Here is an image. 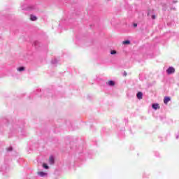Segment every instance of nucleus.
Segmentation results:
<instances>
[{"label": "nucleus", "mask_w": 179, "mask_h": 179, "mask_svg": "<svg viewBox=\"0 0 179 179\" xmlns=\"http://www.w3.org/2000/svg\"><path fill=\"white\" fill-rule=\"evenodd\" d=\"M174 72H176V69H174V67H169L166 70V73H168V75H171L172 73H174Z\"/></svg>", "instance_id": "obj_1"}, {"label": "nucleus", "mask_w": 179, "mask_h": 179, "mask_svg": "<svg viewBox=\"0 0 179 179\" xmlns=\"http://www.w3.org/2000/svg\"><path fill=\"white\" fill-rule=\"evenodd\" d=\"M170 100H171V99L169 96H165L164 99V104H168L169 101H170Z\"/></svg>", "instance_id": "obj_2"}, {"label": "nucleus", "mask_w": 179, "mask_h": 179, "mask_svg": "<svg viewBox=\"0 0 179 179\" xmlns=\"http://www.w3.org/2000/svg\"><path fill=\"white\" fill-rule=\"evenodd\" d=\"M152 108H154V110H159V108H160V106H159L158 103H154L152 104Z\"/></svg>", "instance_id": "obj_3"}, {"label": "nucleus", "mask_w": 179, "mask_h": 179, "mask_svg": "<svg viewBox=\"0 0 179 179\" xmlns=\"http://www.w3.org/2000/svg\"><path fill=\"white\" fill-rule=\"evenodd\" d=\"M136 96L138 100H142L143 94L142 92H138Z\"/></svg>", "instance_id": "obj_4"}, {"label": "nucleus", "mask_w": 179, "mask_h": 179, "mask_svg": "<svg viewBox=\"0 0 179 179\" xmlns=\"http://www.w3.org/2000/svg\"><path fill=\"white\" fill-rule=\"evenodd\" d=\"M37 174L38 176H40V177H44V176H45L47 173L43 171H39L37 173Z\"/></svg>", "instance_id": "obj_5"}, {"label": "nucleus", "mask_w": 179, "mask_h": 179, "mask_svg": "<svg viewBox=\"0 0 179 179\" xmlns=\"http://www.w3.org/2000/svg\"><path fill=\"white\" fill-rule=\"evenodd\" d=\"M30 20H32V22H34V21L37 20V17H36V16L31 15L30 16Z\"/></svg>", "instance_id": "obj_6"}, {"label": "nucleus", "mask_w": 179, "mask_h": 179, "mask_svg": "<svg viewBox=\"0 0 179 179\" xmlns=\"http://www.w3.org/2000/svg\"><path fill=\"white\" fill-rule=\"evenodd\" d=\"M49 162H50V164H54V157H50Z\"/></svg>", "instance_id": "obj_7"}, {"label": "nucleus", "mask_w": 179, "mask_h": 179, "mask_svg": "<svg viewBox=\"0 0 179 179\" xmlns=\"http://www.w3.org/2000/svg\"><path fill=\"white\" fill-rule=\"evenodd\" d=\"M17 71H19V72H22V71H24V67H19L17 69Z\"/></svg>", "instance_id": "obj_8"}, {"label": "nucleus", "mask_w": 179, "mask_h": 179, "mask_svg": "<svg viewBox=\"0 0 179 179\" xmlns=\"http://www.w3.org/2000/svg\"><path fill=\"white\" fill-rule=\"evenodd\" d=\"M43 167L44 169H45L46 170H48V169H49V167H48V166L47 165V164H43Z\"/></svg>", "instance_id": "obj_9"}, {"label": "nucleus", "mask_w": 179, "mask_h": 179, "mask_svg": "<svg viewBox=\"0 0 179 179\" xmlns=\"http://www.w3.org/2000/svg\"><path fill=\"white\" fill-rule=\"evenodd\" d=\"M123 44H131V41H123Z\"/></svg>", "instance_id": "obj_10"}, {"label": "nucleus", "mask_w": 179, "mask_h": 179, "mask_svg": "<svg viewBox=\"0 0 179 179\" xmlns=\"http://www.w3.org/2000/svg\"><path fill=\"white\" fill-rule=\"evenodd\" d=\"M107 85H109V86H113V80L108 82Z\"/></svg>", "instance_id": "obj_11"}, {"label": "nucleus", "mask_w": 179, "mask_h": 179, "mask_svg": "<svg viewBox=\"0 0 179 179\" xmlns=\"http://www.w3.org/2000/svg\"><path fill=\"white\" fill-rule=\"evenodd\" d=\"M152 19H153V20L156 19V15H153L152 16Z\"/></svg>", "instance_id": "obj_12"}, {"label": "nucleus", "mask_w": 179, "mask_h": 179, "mask_svg": "<svg viewBox=\"0 0 179 179\" xmlns=\"http://www.w3.org/2000/svg\"><path fill=\"white\" fill-rule=\"evenodd\" d=\"M113 55H114V54H117V51L113 50Z\"/></svg>", "instance_id": "obj_13"}, {"label": "nucleus", "mask_w": 179, "mask_h": 179, "mask_svg": "<svg viewBox=\"0 0 179 179\" xmlns=\"http://www.w3.org/2000/svg\"><path fill=\"white\" fill-rule=\"evenodd\" d=\"M124 76H127V71H124Z\"/></svg>", "instance_id": "obj_14"}, {"label": "nucleus", "mask_w": 179, "mask_h": 179, "mask_svg": "<svg viewBox=\"0 0 179 179\" xmlns=\"http://www.w3.org/2000/svg\"><path fill=\"white\" fill-rule=\"evenodd\" d=\"M134 27H136L138 26V24H134Z\"/></svg>", "instance_id": "obj_15"}, {"label": "nucleus", "mask_w": 179, "mask_h": 179, "mask_svg": "<svg viewBox=\"0 0 179 179\" xmlns=\"http://www.w3.org/2000/svg\"><path fill=\"white\" fill-rule=\"evenodd\" d=\"M110 54L113 55V50H110Z\"/></svg>", "instance_id": "obj_16"}, {"label": "nucleus", "mask_w": 179, "mask_h": 179, "mask_svg": "<svg viewBox=\"0 0 179 179\" xmlns=\"http://www.w3.org/2000/svg\"><path fill=\"white\" fill-rule=\"evenodd\" d=\"M113 86H114V82H113Z\"/></svg>", "instance_id": "obj_17"}]
</instances>
